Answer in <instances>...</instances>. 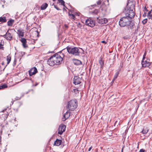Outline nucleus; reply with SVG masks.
<instances>
[{
    "mask_svg": "<svg viewBox=\"0 0 152 152\" xmlns=\"http://www.w3.org/2000/svg\"><path fill=\"white\" fill-rule=\"evenodd\" d=\"M63 0H58V2H61V1H62Z\"/></svg>",
    "mask_w": 152,
    "mask_h": 152,
    "instance_id": "obj_39",
    "label": "nucleus"
},
{
    "mask_svg": "<svg viewBox=\"0 0 152 152\" xmlns=\"http://www.w3.org/2000/svg\"><path fill=\"white\" fill-rule=\"evenodd\" d=\"M66 48L69 54L75 56H77L80 53L79 49L77 47L72 48L71 47L67 46Z\"/></svg>",
    "mask_w": 152,
    "mask_h": 152,
    "instance_id": "obj_3",
    "label": "nucleus"
},
{
    "mask_svg": "<svg viewBox=\"0 0 152 152\" xmlns=\"http://www.w3.org/2000/svg\"><path fill=\"white\" fill-rule=\"evenodd\" d=\"M81 82V79L78 76L74 77L73 79V83L75 85L80 84Z\"/></svg>",
    "mask_w": 152,
    "mask_h": 152,
    "instance_id": "obj_8",
    "label": "nucleus"
},
{
    "mask_svg": "<svg viewBox=\"0 0 152 152\" xmlns=\"http://www.w3.org/2000/svg\"><path fill=\"white\" fill-rule=\"evenodd\" d=\"M91 148H92V147H90L89 148V149H88V151H90L91 150Z\"/></svg>",
    "mask_w": 152,
    "mask_h": 152,
    "instance_id": "obj_38",
    "label": "nucleus"
},
{
    "mask_svg": "<svg viewBox=\"0 0 152 152\" xmlns=\"http://www.w3.org/2000/svg\"><path fill=\"white\" fill-rule=\"evenodd\" d=\"M151 63L145 60V59H142V67H148L150 66Z\"/></svg>",
    "mask_w": 152,
    "mask_h": 152,
    "instance_id": "obj_9",
    "label": "nucleus"
},
{
    "mask_svg": "<svg viewBox=\"0 0 152 152\" xmlns=\"http://www.w3.org/2000/svg\"><path fill=\"white\" fill-rule=\"evenodd\" d=\"M147 22V19H144L142 21V23L143 24H145Z\"/></svg>",
    "mask_w": 152,
    "mask_h": 152,
    "instance_id": "obj_28",
    "label": "nucleus"
},
{
    "mask_svg": "<svg viewBox=\"0 0 152 152\" xmlns=\"http://www.w3.org/2000/svg\"><path fill=\"white\" fill-rule=\"evenodd\" d=\"M53 1H55V0H53Z\"/></svg>",
    "mask_w": 152,
    "mask_h": 152,
    "instance_id": "obj_45",
    "label": "nucleus"
},
{
    "mask_svg": "<svg viewBox=\"0 0 152 152\" xmlns=\"http://www.w3.org/2000/svg\"><path fill=\"white\" fill-rule=\"evenodd\" d=\"M123 148L122 149V151H123Z\"/></svg>",
    "mask_w": 152,
    "mask_h": 152,
    "instance_id": "obj_41",
    "label": "nucleus"
},
{
    "mask_svg": "<svg viewBox=\"0 0 152 152\" xmlns=\"http://www.w3.org/2000/svg\"><path fill=\"white\" fill-rule=\"evenodd\" d=\"M145 9H146V8L145 7Z\"/></svg>",
    "mask_w": 152,
    "mask_h": 152,
    "instance_id": "obj_42",
    "label": "nucleus"
},
{
    "mask_svg": "<svg viewBox=\"0 0 152 152\" xmlns=\"http://www.w3.org/2000/svg\"><path fill=\"white\" fill-rule=\"evenodd\" d=\"M48 6V4L47 3H45L42 5L41 9L42 10H44Z\"/></svg>",
    "mask_w": 152,
    "mask_h": 152,
    "instance_id": "obj_20",
    "label": "nucleus"
},
{
    "mask_svg": "<svg viewBox=\"0 0 152 152\" xmlns=\"http://www.w3.org/2000/svg\"><path fill=\"white\" fill-rule=\"evenodd\" d=\"M126 14V16L122 18L119 21V25L121 27H124L125 26H129L131 29H132L134 24L132 22L131 19L134 16V13L132 10L126 9L124 11Z\"/></svg>",
    "mask_w": 152,
    "mask_h": 152,
    "instance_id": "obj_1",
    "label": "nucleus"
},
{
    "mask_svg": "<svg viewBox=\"0 0 152 152\" xmlns=\"http://www.w3.org/2000/svg\"><path fill=\"white\" fill-rule=\"evenodd\" d=\"M145 150L143 149H141L140 150L139 152H145Z\"/></svg>",
    "mask_w": 152,
    "mask_h": 152,
    "instance_id": "obj_32",
    "label": "nucleus"
},
{
    "mask_svg": "<svg viewBox=\"0 0 152 152\" xmlns=\"http://www.w3.org/2000/svg\"><path fill=\"white\" fill-rule=\"evenodd\" d=\"M101 42L102 43H104V44H106L107 43V42L105 41H101Z\"/></svg>",
    "mask_w": 152,
    "mask_h": 152,
    "instance_id": "obj_33",
    "label": "nucleus"
},
{
    "mask_svg": "<svg viewBox=\"0 0 152 152\" xmlns=\"http://www.w3.org/2000/svg\"><path fill=\"white\" fill-rule=\"evenodd\" d=\"M115 80H114V78H113V80L112 82H114L115 81Z\"/></svg>",
    "mask_w": 152,
    "mask_h": 152,
    "instance_id": "obj_40",
    "label": "nucleus"
},
{
    "mask_svg": "<svg viewBox=\"0 0 152 152\" xmlns=\"http://www.w3.org/2000/svg\"><path fill=\"white\" fill-rule=\"evenodd\" d=\"M69 18L73 21L75 20L76 19V18L75 17V15L72 13L71 14L69 13Z\"/></svg>",
    "mask_w": 152,
    "mask_h": 152,
    "instance_id": "obj_14",
    "label": "nucleus"
},
{
    "mask_svg": "<svg viewBox=\"0 0 152 152\" xmlns=\"http://www.w3.org/2000/svg\"><path fill=\"white\" fill-rule=\"evenodd\" d=\"M11 60V57L10 56V55H9L7 56V64H8L10 62V61Z\"/></svg>",
    "mask_w": 152,
    "mask_h": 152,
    "instance_id": "obj_24",
    "label": "nucleus"
},
{
    "mask_svg": "<svg viewBox=\"0 0 152 152\" xmlns=\"http://www.w3.org/2000/svg\"><path fill=\"white\" fill-rule=\"evenodd\" d=\"M63 58L58 55H56L51 56L48 61V64L50 66H53L55 64H59L61 63Z\"/></svg>",
    "mask_w": 152,
    "mask_h": 152,
    "instance_id": "obj_2",
    "label": "nucleus"
},
{
    "mask_svg": "<svg viewBox=\"0 0 152 152\" xmlns=\"http://www.w3.org/2000/svg\"><path fill=\"white\" fill-rule=\"evenodd\" d=\"M59 3H60L62 5H63L64 6H65L64 3L65 2L63 0H62L61 2H59Z\"/></svg>",
    "mask_w": 152,
    "mask_h": 152,
    "instance_id": "obj_29",
    "label": "nucleus"
},
{
    "mask_svg": "<svg viewBox=\"0 0 152 152\" xmlns=\"http://www.w3.org/2000/svg\"><path fill=\"white\" fill-rule=\"evenodd\" d=\"M97 4H99H99H101V2H100V1H98V2H97Z\"/></svg>",
    "mask_w": 152,
    "mask_h": 152,
    "instance_id": "obj_36",
    "label": "nucleus"
},
{
    "mask_svg": "<svg viewBox=\"0 0 152 152\" xmlns=\"http://www.w3.org/2000/svg\"><path fill=\"white\" fill-rule=\"evenodd\" d=\"M99 63L100 66V68L102 69L104 64L102 58H100V59L99 61Z\"/></svg>",
    "mask_w": 152,
    "mask_h": 152,
    "instance_id": "obj_16",
    "label": "nucleus"
},
{
    "mask_svg": "<svg viewBox=\"0 0 152 152\" xmlns=\"http://www.w3.org/2000/svg\"><path fill=\"white\" fill-rule=\"evenodd\" d=\"M119 74V71H118L115 73L114 76V80H115L117 78Z\"/></svg>",
    "mask_w": 152,
    "mask_h": 152,
    "instance_id": "obj_25",
    "label": "nucleus"
},
{
    "mask_svg": "<svg viewBox=\"0 0 152 152\" xmlns=\"http://www.w3.org/2000/svg\"><path fill=\"white\" fill-rule=\"evenodd\" d=\"M149 130V129L147 127H144L143 128V130L141 132L143 134H146L148 132Z\"/></svg>",
    "mask_w": 152,
    "mask_h": 152,
    "instance_id": "obj_18",
    "label": "nucleus"
},
{
    "mask_svg": "<svg viewBox=\"0 0 152 152\" xmlns=\"http://www.w3.org/2000/svg\"><path fill=\"white\" fill-rule=\"evenodd\" d=\"M123 38L124 39H127L128 38V37L127 36H125V37H124Z\"/></svg>",
    "mask_w": 152,
    "mask_h": 152,
    "instance_id": "obj_35",
    "label": "nucleus"
},
{
    "mask_svg": "<svg viewBox=\"0 0 152 152\" xmlns=\"http://www.w3.org/2000/svg\"><path fill=\"white\" fill-rule=\"evenodd\" d=\"M117 122H118V121H116L115 122V124H114V126H115L116 125H117V126L118 125L117 124Z\"/></svg>",
    "mask_w": 152,
    "mask_h": 152,
    "instance_id": "obj_34",
    "label": "nucleus"
},
{
    "mask_svg": "<svg viewBox=\"0 0 152 152\" xmlns=\"http://www.w3.org/2000/svg\"><path fill=\"white\" fill-rule=\"evenodd\" d=\"M85 24L87 26L93 27L95 26V23L92 19L88 18L86 20Z\"/></svg>",
    "mask_w": 152,
    "mask_h": 152,
    "instance_id": "obj_5",
    "label": "nucleus"
},
{
    "mask_svg": "<svg viewBox=\"0 0 152 152\" xmlns=\"http://www.w3.org/2000/svg\"><path fill=\"white\" fill-rule=\"evenodd\" d=\"M61 140L57 139L55 141L54 145L58 146L61 145Z\"/></svg>",
    "mask_w": 152,
    "mask_h": 152,
    "instance_id": "obj_17",
    "label": "nucleus"
},
{
    "mask_svg": "<svg viewBox=\"0 0 152 152\" xmlns=\"http://www.w3.org/2000/svg\"><path fill=\"white\" fill-rule=\"evenodd\" d=\"M55 7L57 10H60V9H59L58 8L56 7V6H55Z\"/></svg>",
    "mask_w": 152,
    "mask_h": 152,
    "instance_id": "obj_37",
    "label": "nucleus"
},
{
    "mask_svg": "<svg viewBox=\"0 0 152 152\" xmlns=\"http://www.w3.org/2000/svg\"><path fill=\"white\" fill-rule=\"evenodd\" d=\"M152 10H151V11H149L148 14V17L149 19H152V15L151 14V11Z\"/></svg>",
    "mask_w": 152,
    "mask_h": 152,
    "instance_id": "obj_23",
    "label": "nucleus"
},
{
    "mask_svg": "<svg viewBox=\"0 0 152 152\" xmlns=\"http://www.w3.org/2000/svg\"><path fill=\"white\" fill-rule=\"evenodd\" d=\"M37 72V69L35 67L32 68L29 71V75L31 76L35 74Z\"/></svg>",
    "mask_w": 152,
    "mask_h": 152,
    "instance_id": "obj_10",
    "label": "nucleus"
},
{
    "mask_svg": "<svg viewBox=\"0 0 152 152\" xmlns=\"http://www.w3.org/2000/svg\"><path fill=\"white\" fill-rule=\"evenodd\" d=\"M4 42H2L1 40H0V49L3 48V46L4 45Z\"/></svg>",
    "mask_w": 152,
    "mask_h": 152,
    "instance_id": "obj_27",
    "label": "nucleus"
},
{
    "mask_svg": "<svg viewBox=\"0 0 152 152\" xmlns=\"http://www.w3.org/2000/svg\"><path fill=\"white\" fill-rule=\"evenodd\" d=\"M79 24V25H78V26H79V25H80V24Z\"/></svg>",
    "mask_w": 152,
    "mask_h": 152,
    "instance_id": "obj_44",
    "label": "nucleus"
},
{
    "mask_svg": "<svg viewBox=\"0 0 152 152\" xmlns=\"http://www.w3.org/2000/svg\"><path fill=\"white\" fill-rule=\"evenodd\" d=\"M73 62L75 65H80L82 64V62L80 60L77 59H74Z\"/></svg>",
    "mask_w": 152,
    "mask_h": 152,
    "instance_id": "obj_15",
    "label": "nucleus"
},
{
    "mask_svg": "<svg viewBox=\"0 0 152 152\" xmlns=\"http://www.w3.org/2000/svg\"><path fill=\"white\" fill-rule=\"evenodd\" d=\"M97 22L100 24H106L108 22V20L106 18L99 19L97 18Z\"/></svg>",
    "mask_w": 152,
    "mask_h": 152,
    "instance_id": "obj_6",
    "label": "nucleus"
},
{
    "mask_svg": "<svg viewBox=\"0 0 152 152\" xmlns=\"http://www.w3.org/2000/svg\"><path fill=\"white\" fill-rule=\"evenodd\" d=\"M21 42L22 43L23 46L24 48H26L27 47V45L26 44V40L24 38H22L20 40Z\"/></svg>",
    "mask_w": 152,
    "mask_h": 152,
    "instance_id": "obj_13",
    "label": "nucleus"
},
{
    "mask_svg": "<svg viewBox=\"0 0 152 152\" xmlns=\"http://www.w3.org/2000/svg\"><path fill=\"white\" fill-rule=\"evenodd\" d=\"M145 56H146V53H145L142 59H145Z\"/></svg>",
    "mask_w": 152,
    "mask_h": 152,
    "instance_id": "obj_31",
    "label": "nucleus"
},
{
    "mask_svg": "<svg viewBox=\"0 0 152 152\" xmlns=\"http://www.w3.org/2000/svg\"><path fill=\"white\" fill-rule=\"evenodd\" d=\"M7 85L5 84H3L2 85L0 86V90L5 88H7Z\"/></svg>",
    "mask_w": 152,
    "mask_h": 152,
    "instance_id": "obj_26",
    "label": "nucleus"
},
{
    "mask_svg": "<svg viewBox=\"0 0 152 152\" xmlns=\"http://www.w3.org/2000/svg\"><path fill=\"white\" fill-rule=\"evenodd\" d=\"M79 24V25H78V26H79V25H80V24Z\"/></svg>",
    "mask_w": 152,
    "mask_h": 152,
    "instance_id": "obj_43",
    "label": "nucleus"
},
{
    "mask_svg": "<svg viewBox=\"0 0 152 152\" xmlns=\"http://www.w3.org/2000/svg\"><path fill=\"white\" fill-rule=\"evenodd\" d=\"M77 106L76 102L74 100H71L69 102L67 108H68L69 110L73 111L77 108Z\"/></svg>",
    "mask_w": 152,
    "mask_h": 152,
    "instance_id": "obj_4",
    "label": "nucleus"
},
{
    "mask_svg": "<svg viewBox=\"0 0 152 152\" xmlns=\"http://www.w3.org/2000/svg\"><path fill=\"white\" fill-rule=\"evenodd\" d=\"M3 37H5L7 39L10 40L12 39V36L11 34L7 31L6 34L3 36Z\"/></svg>",
    "mask_w": 152,
    "mask_h": 152,
    "instance_id": "obj_11",
    "label": "nucleus"
},
{
    "mask_svg": "<svg viewBox=\"0 0 152 152\" xmlns=\"http://www.w3.org/2000/svg\"><path fill=\"white\" fill-rule=\"evenodd\" d=\"M73 14H74L76 16H79L80 15V13L79 12H77V13H74Z\"/></svg>",
    "mask_w": 152,
    "mask_h": 152,
    "instance_id": "obj_30",
    "label": "nucleus"
},
{
    "mask_svg": "<svg viewBox=\"0 0 152 152\" xmlns=\"http://www.w3.org/2000/svg\"><path fill=\"white\" fill-rule=\"evenodd\" d=\"M70 115V113L69 112L67 111L66 113L64 114L63 115V118H62V121H64L67 119Z\"/></svg>",
    "mask_w": 152,
    "mask_h": 152,
    "instance_id": "obj_12",
    "label": "nucleus"
},
{
    "mask_svg": "<svg viewBox=\"0 0 152 152\" xmlns=\"http://www.w3.org/2000/svg\"><path fill=\"white\" fill-rule=\"evenodd\" d=\"M14 20H9L7 22V25L9 26H12L14 22Z\"/></svg>",
    "mask_w": 152,
    "mask_h": 152,
    "instance_id": "obj_22",
    "label": "nucleus"
},
{
    "mask_svg": "<svg viewBox=\"0 0 152 152\" xmlns=\"http://www.w3.org/2000/svg\"><path fill=\"white\" fill-rule=\"evenodd\" d=\"M66 127V126L64 125H61L58 128V134L61 135L62 134L63 132H64L65 129Z\"/></svg>",
    "mask_w": 152,
    "mask_h": 152,
    "instance_id": "obj_7",
    "label": "nucleus"
},
{
    "mask_svg": "<svg viewBox=\"0 0 152 152\" xmlns=\"http://www.w3.org/2000/svg\"><path fill=\"white\" fill-rule=\"evenodd\" d=\"M18 33L19 37H23L24 36V33L20 30H18Z\"/></svg>",
    "mask_w": 152,
    "mask_h": 152,
    "instance_id": "obj_19",
    "label": "nucleus"
},
{
    "mask_svg": "<svg viewBox=\"0 0 152 152\" xmlns=\"http://www.w3.org/2000/svg\"><path fill=\"white\" fill-rule=\"evenodd\" d=\"M7 20L5 17H0V22L1 23L5 22Z\"/></svg>",
    "mask_w": 152,
    "mask_h": 152,
    "instance_id": "obj_21",
    "label": "nucleus"
}]
</instances>
